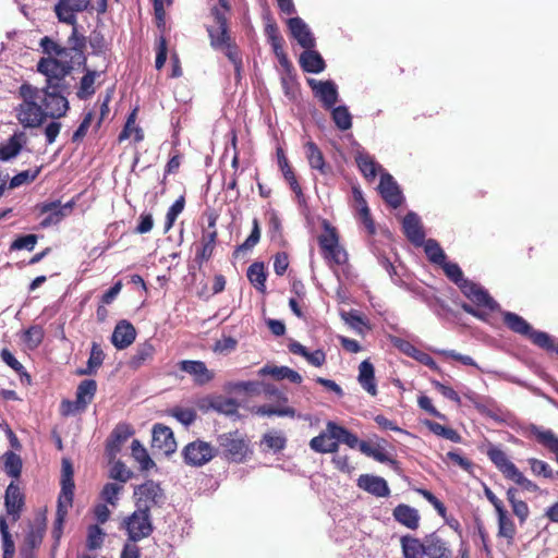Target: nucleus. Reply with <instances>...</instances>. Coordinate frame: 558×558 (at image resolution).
I'll use <instances>...</instances> for the list:
<instances>
[{"mask_svg": "<svg viewBox=\"0 0 558 558\" xmlns=\"http://www.w3.org/2000/svg\"><path fill=\"white\" fill-rule=\"evenodd\" d=\"M16 97L21 102L14 108V113L24 129L39 128L47 118H62L70 108L68 98L45 94L43 89L28 82L21 84Z\"/></svg>", "mask_w": 558, "mask_h": 558, "instance_id": "f257e3e1", "label": "nucleus"}, {"mask_svg": "<svg viewBox=\"0 0 558 558\" xmlns=\"http://www.w3.org/2000/svg\"><path fill=\"white\" fill-rule=\"evenodd\" d=\"M213 24L206 26L210 47L222 52L236 71L242 66V57L235 38L232 37L229 19L217 5L210 9Z\"/></svg>", "mask_w": 558, "mask_h": 558, "instance_id": "f03ea898", "label": "nucleus"}, {"mask_svg": "<svg viewBox=\"0 0 558 558\" xmlns=\"http://www.w3.org/2000/svg\"><path fill=\"white\" fill-rule=\"evenodd\" d=\"M73 66L69 61H62L53 57L41 58L37 63V71L45 75L46 85L41 88L45 94H54L66 98L70 94V84L66 76Z\"/></svg>", "mask_w": 558, "mask_h": 558, "instance_id": "7ed1b4c3", "label": "nucleus"}, {"mask_svg": "<svg viewBox=\"0 0 558 558\" xmlns=\"http://www.w3.org/2000/svg\"><path fill=\"white\" fill-rule=\"evenodd\" d=\"M502 322L512 332L527 338L534 345L546 352H555L558 355V341L545 331L535 330L520 315L513 312L504 311L501 313Z\"/></svg>", "mask_w": 558, "mask_h": 558, "instance_id": "20e7f679", "label": "nucleus"}, {"mask_svg": "<svg viewBox=\"0 0 558 558\" xmlns=\"http://www.w3.org/2000/svg\"><path fill=\"white\" fill-rule=\"evenodd\" d=\"M217 444L218 452L230 462H244L252 454L250 439L238 429L218 435Z\"/></svg>", "mask_w": 558, "mask_h": 558, "instance_id": "39448f33", "label": "nucleus"}, {"mask_svg": "<svg viewBox=\"0 0 558 558\" xmlns=\"http://www.w3.org/2000/svg\"><path fill=\"white\" fill-rule=\"evenodd\" d=\"M400 543L411 549L417 547L423 558H457L447 542L436 533L427 535L423 542L411 535H403Z\"/></svg>", "mask_w": 558, "mask_h": 558, "instance_id": "423d86ee", "label": "nucleus"}, {"mask_svg": "<svg viewBox=\"0 0 558 558\" xmlns=\"http://www.w3.org/2000/svg\"><path fill=\"white\" fill-rule=\"evenodd\" d=\"M74 481H73V468L70 461H62V477H61V492L58 497L56 529L59 531L62 527L64 519L68 514V510L73 505L74 496Z\"/></svg>", "mask_w": 558, "mask_h": 558, "instance_id": "0eeeda50", "label": "nucleus"}, {"mask_svg": "<svg viewBox=\"0 0 558 558\" xmlns=\"http://www.w3.org/2000/svg\"><path fill=\"white\" fill-rule=\"evenodd\" d=\"M218 454V449L203 439H195L186 444L181 456L183 462L193 468H201L210 462Z\"/></svg>", "mask_w": 558, "mask_h": 558, "instance_id": "6e6552de", "label": "nucleus"}, {"mask_svg": "<svg viewBox=\"0 0 558 558\" xmlns=\"http://www.w3.org/2000/svg\"><path fill=\"white\" fill-rule=\"evenodd\" d=\"M135 506L150 513L153 508H160L166 500L161 486L153 480H147L134 489Z\"/></svg>", "mask_w": 558, "mask_h": 558, "instance_id": "1a4fd4ad", "label": "nucleus"}, {"mask_svg": "<svg viewBox=\"0 0 558 558\" xmlns=\"http://www.w3.org/2000/svg\"><path fill=\"white\" fill-rule=\"evenodd\" d=\"M123 527L128 539L142 541L149 537L154 532L151 515L149 512L136 508L134 512L123 520Z\"/></svg>", "mask_w": 558, "mask_h": 558, "instance_id": "9d476101", "label": "nucleus"}, {"mask_svg": "<svg viewBox=\"0 0 558 558\" xmlns=\"http://www.w3.org/2000/svg\"><path fill=\"white\" fill-rule=\"evenodd\" d=\"M459 289L477 307H483L490 312L499 308V304L490 296L488 291L472 280L466 279L462 281Z\"/></svg>", "mask_w": 558, "mask_h": 558, "instance_id": "9b49d317", "label": "nucleus"}, {"mask_svg": "<svg viewBox=\"0 0 558 558\" xmlns=\"http://www.w3.org/2000/svg\"><path fill=\"white\" fill-rule=\"evenodd\" d=\"M90 5V0H58L54 5V13L59 22L74 25L76 24L77 13L86 11Z\"/></svg>", "mask_w": 558, "mask_h": 558, "instance_id": "f8f14e48", "label": "nucleus"}, {"mask_svg": "<svg viewBox=\"0 0 558 558\" xmlns=\"http://www.w3.org/2000/svg\"><path fill=\"white\" fill-rule=\"evenodd\" d=\"M4 507L8 517H10L13 522H16L21 518L25 507V495L14 481H12L5 489Z\"/></svg>", "mask_w": 558, "mask_h": 558, "instance_id": "ddd939ff", "label": "nucleus"}, {"mask_svg": "<svg viewBox=\"0 0 558 558\" xmlns=\"http://www.w3.org/2000/svg\"><path fill=\"white\" fill-rule=\"evenodd\" d=\"M313 94L323 104L327 110L333 108L338 101L337 86L332 81H316L314 78L307 80Z\"/></svg>", "mask_w": 558, "mask_h": 558, "instance_id": "4468645a", "label": "nucleus"}, {"mask_svg": "<svg viewBox=\"0 0 558 558\" xmlns=\"http://www.w3.org/2000/svg\"><path fill=\"white\" fill-rule=\"evenodd\" d=\"M178 367L191 375L197 386H205L215 377V373L208 369L203 361L183 360L178 363Z\"/></svg>", "mask_w": 558, "mask_h": 558, "instance_id": "2eb2a0df", "label": "nucleus"}, {"mask_svg": "<svg viewBox=\"0 0 558 558\" xmlns=\"http://www.w3.org/2000/svg\"><path fill=\"white\" fill-rule=\"evenodd\" d=\"M151 446L166 456L173 453L177 449V442L172 429L160 423L155 424L153 427Z\"/></svg>", "mask_w": 558, "mask_h": 558, "instance_id": "dca6fc26", "label": "nucleus"}, {"mask_svg": "<svg viewBox=\"0 0 558 558\" xmlns=\"http://www.w3.org/2000/svg\"><path fill=\"white\" fill-rule=\"evenodd\" d=\"M97 391V383L94 379L82 380L76 389L75 401L64 400L63 407H75L76 410H85L92 403Z\"/></svg>", "mask_w": 558, "mask_h": 558, "instance_id": "f3484780", "label": "nucleus"}, {"mask_svg": "<svg viewBox=\"0 0 558 558\" xmlns=\"http://www.w3.org/2000/svg\"><path fill=\"white\" fill-rule=\"evenodd\" d=\"M378 189L383 199L392 208H398L403 203V195L389 173L381 175Z\"/></svg>", "mask_w": 558, "mask_h": 558, "instance_id": "a211bd4d", "label": "nucleus"}, {"mask_svg": "<svg viewBox=\"0 0 558 558\" xmlns=\"http://www.w3.org/2000/svg\"><path fill=\"white\" fill-rule=\"evenodd\" d=\"M403 232L407 239L415 246H421L424 243L425 232L423 230L420 217L413 213H408L402 221Z\"/></svg>", "mask_w": 558, "mask_h": 558, "instance_id": "6ab92c4d", "label": "nucleus"}, {"mask_svg": "<svg viewBox=\"0 0 558 558\" xmlns=\"http://www.w3.org/2000/svg\"><path fill=\"white\" fill-rule=\"evenodd\" d=\"M136 338V330L134 326L125 320H120L112 332L111 342L118 350H123L130 347Z\"/></svg>", "mask_w": 558, "mask_h": 558, "instance_id": "aec40b11", "label": "nucleus"}, {"mask_svg": "<svg viewBox=\"0 0 558 558\" xmlns=\"http://www.w3.org/2000/svg\"><path fill=\"white\" fill-rule=\"evenodd\" d=\"M288 27L292 37L296 39L301 47L304 49H311L315 47V38L301 17L296 16L289 19Z\"/></svg>", "mask_w": 558, "mask_h": 558, "instance_id": "412c9836", "label": "nucleus"}, {"mask_svg": "<svg viewBox=\"0 0 558 558\" xmlns=\"http://www.w3.org/2000/svg\"><path fill=\"white\" fill-rule=\"evenodd\" d=\"M357 486L376 497H388L390 494L386 480L380 476L362 474L357 478Z\"/></svg>", "mask_w": 558, "mask_h": 558, "instance_id": "4be33fe9", "label": "nucleus"}, {"mask_svg": "<svg viewBox=\"0 0 558 558\" xmlns=\"http://www.w3.org/2000/svg\"><path fill=\"white\" fill-rule=\"evenodd\" d=\"M497 537L504 539L507 546H513L515 543L517 526L507 509L497 513Z\"/></svg>", "mask_w": 558, "mask_h": 558, "instance_id": "5701e85b", "label": "nucleus"}, {"mask_svg": "<svg viewBox=\"0 0 558 558\" xmlns=\"http://www.w3.org/2000/svg\"><path fill=\"white\" fill-rule=\"evenodd\" d=\"M27 142L24 132H15L9 140L0 146V161H9L15 158Z\"/></svg>", "mask_w": 558, "mask_h": 558, "instance_id": "b1692460", "label": "nucleus"}, {"mask_svg": "<svg viewBox=\"0 0 558 558\" xmlns=\"http://www.w3.org/2000/svg\"><path fill=\"white\" fill-rule=\"evenodd\" d=\"M487 456L489 460L495 464V466L508 480L518 470L515 464L508 459L506 452L496 446H489Z\"/></svg>", "mask_w": 558, "mask_h": 558, "instance_id": "393cba45", "label": "nucleus"}, {"mask_svg": "<svg viewBox=\"0 0 558 558\" xmlns=\"http://www.w3.org/2000/svg\"><path fill=\"white\" fill-rule=\"evenodd\" d=\"M395 520L410 530H416L420 524L418 511L409 505L400 504L392 512Z\"/></svg>", "mask_w": 558, "mask_h": 558, "instance_id": "a878e982", "label": "nucleus"}, {"mask_svg": "<svg viewBox=\"0 0 558 558\" xmlns=\"http://www.w3.org/2000/svg\"><path fill=\"white\" fill-rule=\"evenodd\" d=\"M306 158L312 169L318 170L322 174L330 172V166L326 163L323 151L313 141H308L304 145Z\"/></svg>", "mask_w": 558, "mask_h": 558, "instance_id": "bb28decb", "label": "nucleus"}, {"mask_svg": "<svg viewBox=\"0 0 558 558\" xmlns=\"http://www.w3.org/2000/svg\"><path fill=\"white\" fill-rule=\"evenodd\" d=\"M300 65L306 73H320L325 70L326 63L320 53L316 50L305 49L300 56Z\"/></svg>", "mask_w": 558, "mask_h": 558, "instance_id": "cd10ccee", "label": "nucleus"}, {"mask_svg": "<svg viewBox=\"0 0 558 558\" xmlns=\"http://www.w3.org/2000/svg\"><path fill=\"white\" fill-rule=\"evenodd\" d=\"M357 380L362 388L371 396L375 397L377 395L375 369L374 365L368 360H364L359 365Z\"/></svg>", "mask_w": 558, "mask_h": 558, "instance_id": "c85d7f7f", "label": "nucleus"}, {"mask_svg": "<svg viewBox=\"0 0 558 558\" xmlns=\"http://www.w3.org/2000/svg\"><path fill=\"white\" fill-rule=\"evenodd\" d=\"M277 157H278V165L280 167V170L290 185L291 190L295 193L298 198H301L304 196L301 185L298 182L296 175L290 166L282 148L277 149Z\"/></svg>", "mask_w": 558, "mask_h": 558, "instance_id": "c756f323", "label": "nucleus"}, {"mask_svg": "<svg viewBox=\"0 0 558 558\" xmlns=\"http://www.w3.org/2000/svg\"><path fill=\"white\" fill-rule=\"evenodd\" d=\"M326 428L329 433H331V437H333L335 441L338 444H345L348 447L353 449L361 442L355 434L332 421L327 422Z\"/></svg>", "mask_w": 558, "mask_h": 558, "instance_id": "7c9ffc66", "label": "nucleus"}, {"mask_svg": "<svg viewBox=\"0 0 558 558\" xmlns=\"http://www.w3.org/2000/svg\"><path fill=\"white\" fill-rule=\"evenodd\" d=\"M133 435V429L128 424H118L112 430L108 441L107 450L114 454L120 451L121 446Z\"/></svg>", "mask_w": 558, "mask_h": 558, "instance_id": "2f4dec72", "label": "nucleus"}, {"mask_svg": "<svg viewBox=\"0 0 558 558\" xmlns=\"http://www.w3.org/2000/svg\"><path fill=\"white\" fill-rule=\"evenodd\" d=\"M105 352L101 349V345L97 342L92 343L89 357L87 361V365L85 368H77L76 375L85 376V375H95L98 368L102 365L105 360Z\"/></svg>", "mask_w": 558, "mask_h": 558, "instance_id": "473e14b6", "label": "nucleus"}, {"mask_svg": "<svg viewBox=\"0 0 558 558\" xmlns=\"http://www.w3.org/2000/svg\"><path fill=\"white\" fill-rule=\"evenodd\" d=\"M155 347L151 341L146 340L140 343L136 348L135 353L129 361V366L133 369L142 367L144 364L150 362L155 355Z\"/></svg>", "mask_w": 558, "mask_h": 558, "instance_id": "72a5a7b5", "label": "nucleus"}, {"mask_svg": "<svg viewBox=\"0 0 558 558\" xmlns=\"http://www.w3.org/2000/svg\"><path fill=\"white\" fill-rule=\"evenodd\" d=\"M310 448L317 453H335L339 449V445L331 437V433L328 430L320 433L318 436L313 437L310 440Z\"/></svg>", "mask_w": 558, "mask_h": 558, "instance_id": "f704fd0d", "label": "nucleus"}, {"mask_svg": "<svg viewBox=\"0 0 558 558\" xmlns=\"http://www.w3.org/2000/svg\"><path fill=\"white\" fill-rule=\"evenodd\" d=\"M250 283L260 293L266 292L267 271L263 262H254L246 272Z\"/></svg>", "mask_w": 558, "mask_h": 558, "instance_id": "c9c22d12", "label": "nucleus"}, {"mask_svg": "<svg viewBox=\"0 0 558 558\" xmlns=\"http://www.w3.org/2000/svg\"><path fill=\"white\" fill-rule=\"evenodd\" d=\"M355 162L366 180L372 181L377 177L379 165L368 153L359 151L355 156Z\"/></svg>", "mask_w": 558, "mask_h": 558, "instance_id": "e433bc0d", "label": "nucleus"}, {"mask_svg": "<svg viewBox=\"0 0 558 558\" xmlns=\"http://www.w3.org/2000/svg\"><path fill=\"white\" fill-rule=\"evenodd\" d=\"M40 213L48 214L40 222L41 228H47L51 225H56L66 216V213L60 209L59 201L43 204V206L40 207Z\"/></svg>", "mask_w": 558, "mask_h": 558, "instance_id": "4c0bfd02", "label": "nucleus"}, {"mask_svg": "<svg viewBox=\"0 0 558 558\" xmlns=\"http://www.w3.org/2000/svg\"><path fill=\"white\" fill-rule=\"evenodd\" d=\"M359 449L365 456L371 457L380 463H390L393 466H398L397 460L390 458L387 451L379 446H373L365 440H361Z\"/></svg>", "mask_w": 558, "mask_h": 558, "instance_id": "58836bf2", "label": "nucleus"}, {"mask_svg": "<svg viewBox=\"0 0 558 558\" xmlns=\"http://www.w3.org/2000/svg\"><path fill=\"white\" fill-rule=\"evenodd\" d=\"M532 434L542 446L556 456V461L558 462V437L554 432L550 429L544 430L537 426H533Z\"/></svg>", "mask_w": 558, "mask_h": 558, "instance_id": "ea45409f", "label": "nucleus"}, {"mask_svg": "<svg viewBox=\"0 0 558 558\" xmlns=\"http://www.w3.org/2000/svg\"><path fill=\"white\" fill-rule=\"evenodd\" d=\"M423 424L435 435L448 439L452 442H462V436L453 428L441 425L437 422L425 420Z\"/></svg>", "mask_w": 558, "mask_h": 558, "instance_id": "a19ab883", "label": "nucleus"}, {"mask_svg": "<svg viewBox=\"0 0 558 558\" xmlns=\"http://www.w3.org/2000/svg\"><path fill=\"white\" fill-rule=\"evenodd\" d=\"M263 374H269L276 379H289L291 383L301 384L302 376L294 369L288 366H265L260 371Z\"/></svg>", "mask_w": 558, "mask_h": 558, "instance_id": "79ce46f5", "label": "nucleus"}, {"mask_svg": "<svg viewBox=\"0 0 558 558\" xmlns=\"http://www.w3.org/2000/svg\"><path fill=\"white\" fill-rule=\"evenodd\" d=\"M209 407L218 413L228 416L236 414L239 409V404L234 399L226 397H216L209 400Z\"/></svg>", "mask_w": 558, "mask_h": 558, "instance_id": "37998d69", "label": "nucleus"}, {"mask_svg": "<svg viewBox=\"0 0 558 558\" xmlns=\"http://www.w3.org/2000/svg\"><path fill=\"white\" fill-rule=\"evenodd\" d=\"M22 459L13 451H7L3 454V471L7 475L19 478L22 472Z\"/></svg>", "mask_w": 558, "mask_h": 558, "instance_id": "c03bdc74", "label": "nucleus"}, {"mask_svg": "<svg viewBox=\"0 0 558 558\" xmlns=\"http://www.w3.org/2000/svg\"><path fill=\"white\" fill-rule=\"evenodd\" d=\"M1 360L14 369L21 378V381L31 383V375L25 371L24 366L15 359V356L11 353V351L7 348H3L0 352Z\"/></svg>", "mask_w": 558, "mask_h": 558, "instance_id": "a18cd8bd", "label": "nucleus"}, {"mask_svg": "<svg viewBox=\"0 0 558 558\" xmlns=\"http://www.w3.org/2000/svg\"><path fill=\"white\" fill-rule=\"evenodd\" d=\"M132 457L141 464L142 470H149L155 465L147 450L138 439H134L131 445Z\"/></svg>", "mask_w": 558, "mask_h": 558, "instance_id": "49530a36", "label": "nucleus"}, {"mask_svg": "<svg viewBox=\"0 0 558 558\" xmlns=\"http://www.w3.org/2000/svg\"><path fill=\"white\" fill-rule=\"evenodd\" d=\"M331 118L336 126L341 131H347L352 126V117L345 106L331 108Z\"/></svg>", "mask_w": 558, "mask_h": 558, "instance_id": "de8ad7c7", "label": "nucleus"}, {"mask_svg": "<svg viewBox=\"0 0 558 558\" xmlns=\"http://www.w3.org/2000/svg\"><path fill=\"white\" fill-rule=\"evenodd\" d=\"M424 252L430 263L440 265L446 260V254L439 243L434 239L424 240Z\"/></svg>", "mask_w": 558, "mask_h": 558, "instance_id": "09e8293b", "label": "nucleus"}, {"mask_svg": "<svg viewBox=\"0 0 558 558\" xmlns=\"http://www.w3.org/2000/svg\"><path fill=\"white\" fill-rule=\"evenodd\" d=\"M324 259H326L329 264L332 265H343L348 262V254L345 250L340 245L337 244L330 248H327L323 252H320Z\"/></svg>", "mask_w": 558, "mask_h": 558, "instance_id": "8fccbe9b", "label": "nucleus"}, {"mask_svg": "<svg viewBox=\"0 0 558 558\" xmlns=\"http://www.w3.org/2000/svg\"><path fill=\"white\" fill-rule=\"evenodd\" d=\"M41 171V167H37L34 170H24L15 174L9 182L10 189H16L24 184L34 182Z\"/></svg>", "mask_w": 558, "mask_h": 558, "instance_id": "3c124183", "label": "nucleus"}, {"mask_svg": "<svg viewBox=\"0 0 558 558\" xmlns=\"http://www.w3.org/2000/svg\"><path fill=\"white\" fill-rule=\"evenodd\" d=\"M185 207V197L181 195L175 202L169 207L166 214L165 221V233H167L174 225L178 216L184 210Z\"/></svg>", "mask_w": 558, "mask_h": 558, "instance_id": "603ef678", "label": "nucleus"}, {"mask_svg": "<svg viewBox=\"0 0 558 558\" xmlns=\"http://www.w3.org/2000/svg\"><path fill=\"white\" fill-rule=\"evenodd\" d=\"M325 232L318 236L320 252L339 244V235L336 228L325 222Z\"/></svg>", "mask_w": 558, "mask_h": 558, "instance_id": "864d4df0", "label": "nucleus"}, {"mask_svg": "<svg viewBox=\"0 0 558 558\" xmlns=\"http://www.w3.org/2000/svg\"><path fill=\"white\" fill-rule=\"evenodd\" d=\"M217 219H218V216L215 213H210L208 215L207 230L203 231L199 242L216 247L217 240H218V231L216 228Z\"/></svg>", "mask_w": 558, "mask_h": 558, "instance_id": "5fc2aeb1", "label": "nucleus"}, {"mask_svg": "<svg viewBox=\"0 0 558 558\" xmlns=\"http://www.w3.org/2000/svg\"><path fill=\"white\" fill-rule=\"evenodd\" d=\"M72 26V33L68 38V53L70 54V51H74L76 53H83V50L86 46V38L84 35L80 34L77 31V23Z\"/></svg>", "mask_w": 558, "mask_h": 558, "instance_id": "6e6d98bb", "label": "nucleus"}, {"mask_svg": "<svg viewBox=\"0 0 558 558\" xmlns=\"http://www.w3.org/2000/svg\"><path fill=\"white\" fill-rule=\"evenodd\" d=\"M260 240V227L259 221L257 218H254L252 221V231L251 234L246 238V240L239 245L235 251L234 255H236L241 251H247L253 248Z\"/></svg>", "mask_w": 558, "mask_h": 558, "instance_id": "4d7b16f0", "label": "nucleus"}, {"mask_svg": "<svg viewBox=\"0 0 558 558\" xmlns=\"http://www.w3.org/2000/svg\"><path fill=\"white\" fill-rule=\"evenodd\" d=\"M96 78L95 71H87L86 74L81 78L80 88L77 90V97L85 99L95 93L94 83Z\"/></svg>", "mask_w": 558, "mask_h": 558, "instance_id": "13d9d810", "label": "nucleus"}, {"mask_svg": "<svg viewBox=\"0 0 558 558\" xmlns=\"http://www.w3.org/2000/svg\"><path fill=\"white\" fill-rule=\"evenodd\" d=\"M40 47L43 48V51L49 56L53 54L61 58L69 57L68 49L65 47L60 46L58 43H56L48 36L41 38Z\"/></svg>", "mask_w": 558, "mask_h": 558, "instance_id": "bf43d9fd", "label": "nucleus"}, {"mask_svg": "<svg viewBox=\"0 0 558 558\" xmlns=\"http://www.w3.org/2000/svg\"><path fill=\"white\" fill-rule=\"evenodd\" d=\"M440 266L442 267V270L448 277V279L456 283L458 288L461 287L462 281L466 280V278H464L463 276L462 269L458 264L445 260L444 263L440 264Z\"/></svg>", "mask_w": 558, "mask_h": 558, "instance_id": "052dcab7", "label": "nucleus"}, {"mask_svg": "<svg viewBox=\"0 0 558 558\" xmlns=\"http://www.w3.org/2000/svg\"><path fill=\"white\" fill-rule=\"evenodd\" d=\"M171 415L185 426L192 425L197 417V413L194 409L182 407L173 408L171 410Z\"/></svg>", "mask_w": 558, "mask_h": 558, "instance_id": "680f3d73", "label": "nucleus"}, {"mask_svg": "<svg viewBox=\"0 0 558 558\" xmlns=\"http://www.w3.org/2000/svg\"><path fill=\"white\" fill-rule=\"evenodd\" d=\"M105 532L98 525H90L87 531L86 546L89 550L101 547L104 543Z\"/></svg>", "mask_w": 558, "mask_h": 558, "instance_id": "e2e57ef3", "label": "nucleus"}, {"mask_svg": "<svg viewBox=\"0 0 558 558\" xmlns=\"http://www.w3.org/2000/svg\"><path fill=\"white\" fill-rule=\"evenodd\" d=\"M254 412L258 415H267V416H271V415H278V416H291L293 417L294 414H295V411L293 408H290V407H286V408H277V407H272V405H260V407H257Z\"/></svg>", "mask_w": 558, "mask_h": 558, "instance_id": "0e129e2a", "label": "nucleus"}, {"mask_svg": "<svg viewBox=\"0 0 558 558\" xmlns=\"http://www.w3.org/2000/svg\"><path fill=\"white\" fill-rule=\"evenodd\" d=\"M0 533L2 536L3 551H5L8 556H14L15 545L12 535L10 534L8 523L3 517H0Z\"/></svg>", "mask_w": 558, "mask_h": 558, "instance_id": "69168bd1", "label": "nucleus"}, {"mask_svg": "<svg viewBox=\"0 0 558 558\" xmlns=\"http://www.w3.org/2000/svg\"><path fill=\"white\" fill-rule=\"evenodd\" d=\"M263 444L266 446L267 449L274 451H281L286 447L287 439L281 434L266 433L263 436Z\"/></svg>", "mask_w": 558, "mask_h": 558, "instance_id": "338daca9", "label": "nucleus"}, {"mask_svg": "<svg viewBox=\"0 0 558 558\" xmlns=\"http://www.w3.org/2000/svg\"><path fill=\"white\" fill-rule=\"evenodd\" d=\"M123 489V486L118 483H107L101 490V498L106 502L114 506L118 501V496Z\"/></svg>", "mask_w": 558, "mask_h": 558, "instance_id": "774afa93", "label": "nucleus"}]
</instances>
